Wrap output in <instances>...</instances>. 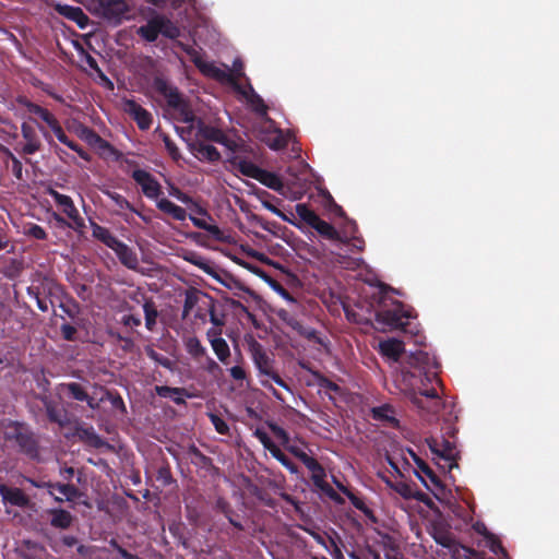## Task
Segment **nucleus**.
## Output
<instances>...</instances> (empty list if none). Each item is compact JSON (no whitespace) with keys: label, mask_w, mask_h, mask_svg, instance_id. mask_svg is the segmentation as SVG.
Returning a JSON list of instances; mask_svg holds the SVG:
<instances>
[{"label":"nucleus","mask_w":559,"mask_h":559,"mask_svg":"<svg viewBox=\"0 0 559 559\" xmlns=\"http://www.w3.org/2000/svg\"><path fill=\"white\" fill-rule=\"evenodd\" d=\"M154 90L165 98L167 106L176 115L177 119L181 122L189 123L190 128H194L197 122L195 115L190 104L182 97L178 88L169 84L163 78H155L153 83Z\"/></svg>","instance_id":"nucleus-1"},{"label":"nucleus","mask_w":559,"mask_h":559,"mask_svg":"<svg viewBox=\"0 0 559 559\" xmlns=\"http://www.w3.org/2000/svg\"><path fill=\"white\" fill-rule=\"evenodd\" d=\"M228 162L243 176L255 179L266 188L284 194L285 186L282 178L275 173L262 169L254 163L238 155H233L228 158Z\"/></svg>","instance_id":"nucleus-2"},{"label":"nucleus","mask_w":559,"mask_h":559,"mask_svg":"<svg viewBox=\"0 0 559 559\" xmlns=\"http://www.w3.org/2000/svg\"><path fill=\"white\" fill-rule=\"evenodd\" d=\"M142 193L152 200L156 201V206L159 211L170 215L176 221H185L187 212L183 207L176 205L166 198L160 183L148 173L142 170Z\"/></svg>","instance_id":"nucleus-3"},{"label":"nucleus","mask_w":559,"mask_h":559,"mask_svg":"<svg viewBox=\"0 0 559 559\" xmlns=\"http://www.w3.org/2000/svg\"><path fill=\"white\" fill-rule=\"evenodd\" d=\"M402 368L404 372L411 373L413 377L418 371V374H424L428 382H440L438 378L440 364L435 356L425 350H416L407 355Z\"/></svg>","instance_id":"nucleus-4"},{"label":"nucleus","mask_w":559,"mask_h":559,"mask_svg":"<svg viewBox=\"0 0 559 559\" xmlns=\"http://www.w3.org/2000/svg\"><path fill=\"white\" fill-rule=\"evenodd\" d=\"M426 443L436 459L444 462L442 468H447L450 472L459 467L457 460L460 459V452L454 442L444 437H442L441 440L430 437L426 439Z\"/></svg>","instance_id":"nucleus-5"},{"label":"nucleus","mask_w":559,"mask_h":559,"mask_svg":"<svg viewBox=\"0 0 559 559\" xmlns=\"http://www.w3.org/2000/svg\"><path fill=\"white\" fill-rule=\"evenodd\" d=\"M7 440H14L20 450L28 457L35 459L38 456V444L32 431H29L23 424L11 423L5 431Z\"/></svg>","instance_id":"nucleus-6"},{"label":"nucleus","mask_w":559,"mask_h":559,"mask_svg":"<svg viewBox=\"0 0 559 559\" xmlns=\"http://www.w3.org/2000/svg\"><path fill=\"white\" fill-rule=\"evenodd\" d=\"M159 34L175 39L180 35V31L167 16L156 14L147 21L145 26H142V38L154 41Z\"/></svg>","instance_id":"nucleus-7"},{"label":"nucleus","mask_w":559,"mask_h":559,"mask_svg":"<svg viewBox=\"0 0 559 559\" xmlns=\"http://www.w3.org/2000/svg\"><path fill=\"white\" fill-rule=\"evenodd\" d=\"M95 13L108 22L118 24L129 17V4L124 0H96Z\"/></svg>","instance_id":"nucleus-8"},{"label":"nucleus","mask_w":559,"mask_h":559,"mask_svg":"<svg viewBox=\"0 0 559 559\" xmlns=\"http://www.w3.org/2000/svg\"><path fill=\"white\" fill-rule=\"evenodd\" d=\"M194 128L197 129V136L222 144L231 153L238 152L241 147L236 141L228 138L222 129L206 124L201 119H198Z\"/></svg>","instance_id":"nucleus-9"},{"label":"nucleus","mask_w":559,"mask_h":559,"mask_svg":"<svg viewBox=\"0 0 559 559\" xmlns=\"http://www.w3.org/2000/svg\"><path fill=\"white\" fill-rule=\"evenodd\" d=\"M187 53L202 74L219 82L235 84V78L231 73L219 69L213 62L204 61L202 56L195 49L190 48L187 50Z\"/></svg>","instance_id":"nucleus-10"},{"label":"nucleus","mask_w":559,"mask_h":559,"mask_svg":"<svg viewBox=\"0 0 559 559\" xmlns=\"http://www.w3.org/2000/svg\"><path fill=\"white\" fill-rule=\"evenodd\" d=\"M251 356L258 370L259 381L265 380V378L277 369L275 359L271 357L258 342H253L251 345Z\"/></svg>","instance_id":"nucleus-11"},{"label":"nucleus","mask_w":559,"mask_h":559,"mask_svg":"<svg viewBox=\"0 0 559 559\" xmlns=\"http://www.w3.org/2000/svg\"><path fill=\"white\" fill-rule=\"evenodd\" d=\"M404 318H409V314L403 310V305L400 301L394 302L393 309H381L376 312V321L390 329L406 331V323L403 322Z\"/></svg>","instance_id":"nucleus-12"},{"label":"nucleus","mask_w":559,"mask_h":559,"mask_svg":"<svg viewBox=\"0 0 559 559\" xmlns=\"http://www.w3.org/2000/svg\"><path fill=\"white\" fill-rule=\"evenodd\" d=\"M412 402L419 409L432 415L438 414L442 408V401L435 388L419 390L418 394L413 395Z\"/></svg>","instance_id":"nucleus-13"},{"label":"nucleus","mask_w":559,"mask_h":559,"mask_svg":"<svg viewBox=\"0 0 559 559\" xmlns=\"http://www.w3.org/2000/svg\"><path fill=\"white\" fill-rule=\"evenodd\" d=\"M0 496L4 503H10L11 506L26 508L31 503L28 496L22 489L9 487L4 484H0Z\"/></svg>","instance_id":"nucleus-14"},{"label":"nucleus","mask_w":559,"mask_h":559,"mask_svg":"<svg viewBox=\"0 0 559 559\" xmlns=\"http://www.w3.org/2000/svg\"><path fill=\"white\" fill-rule=\"evenodd\" d=\"M190 152L201 162L216 163L221 159V153L213 145L201 141L189 144Z\"/></svg>","instance_id":"nucleus-15"},{"label":"nucleus","mask_w":559,"mask_h":559,"mask_svg":"<svg viewBox=\"0 0 559 559\" xmlns=\"http://www.w3.org/2000/svg\"><path fill=\"white\" fill-rule=\"evenodd\" d=\"M49 193L53 198L56 203L62 207V210L67 214V216L71 221H73V223L78 227H82L84 225L83 219L80 217L79 212L75 209L73 201L71 200L70 197L61 194V193L57 192L56 190H50Z\"/></svg>","instance_id":"nucleus-16"},{"label":"nucleus","mask_w":559,"mask_h":559,"mask_svg":"<svg viewBox=\"0 0 559 559\" xmlns=\"http://www.w3.org/2000/svg\"><path fill=\"white\" fill-rule=\"evenodd\" d=\"M73 436L88 447L95 449H100L103 447L109 448V444L95 432L93 427L78 426L75 427Z\"/></svg>","instance_id":"nucleus-17"},{"label":"nucleus","mask_w":559,"mask_h":559,"mask_svg":"<svg viewBox=\"0 0 559 559\" xmlns=\"http://www.w3.org/2000/svg\"><path fill=\"white\" fill-rule=\"evenodd\" d=\"M53 9L60 15L75 22L81 28H84L88 23V16L79 7L57 3Z\"/></svg>","instance_id":"nucleus-18"},{"label":"nucleus","mask_w":559,"mask_h":559,"mask_svg":"<svg viewBox=\"0 0 559 559\" xmlns=\"http://www.w3.org/2000/svg\"><path fill=\"white\" fill-rule=\"evenodd\" d=\"M379 350L382 356L397 362L404 354V343L396 338L380 342Z\"/></svg>","instance_id":"nucleus-19"},{"label":"nucleus","mask_w":559,"mask_h":559,"mask_svg":"<svg viewBox=\"0 0 559 559\" xmlns=\"http://www.w3.org/2000/svg\"><path fill=\"white\" fill-rule=\"evenodd\" d=\"M371 416L374 420L384 423L392 428H399L400 426V421L395 417V411L390 404L373 407Z\"/></svg>","instance_id":"nucleus-20"},{"label":"nucleus","mask_w":559,"mask_h":559,"mask_svg":"<svg viewBox=\"0 0 559 559\" xmlns=\"http://www.w3.org/2000/svg\"><path fill=\"white\" fill-rule=\"evenodd\" d=\"M47 513L50 516L49 524L53 528L68 530L74 521V516L64 509H49Z\"/></svg>","instance_id":"nucleus-21"},{"label":"nucleus","mask_w":559,"mask_h":559,"mask_svg":"<svg viewBox=\"0 0 559 559\" xmlns=\"http://www.w3.org/2000/svg\"><path fill=\"white\" fill-rule=\"evenodd\" d=\"M273 382L283 388L284 390L288 391L289 393H293L290 385L281 377L277 369L267 378H265V380H260V384L264 389L269 390L276 400L284 401L282 394L273 386Z\"/></svg>","instance_id":"nucleus-22"},{"label":"nucleus","mask_w":559,"mask_h":559,"mask_svg":"<svg viewBox=\"0 0 559 559\" xmlns=\"http://www.w3.org/2000/svg\"><path fill=\"white\" fill-rule=\"evenodd\" d=\"M22 135L26 140V144L23 146L22 152L24 154H34L40 150V141L37 138L35 129L24 122L21 127Z\"/></svg>","instance_id":"nucleus-23"},{"label":"nucleus","mask_w":559,"mask_h":559,"mask_svg":"<svg viewBox=\"0 0 559 559\" xmlns=\"http://www.w3.org/2000/svg\"><path fill=\"white\" fill-rule=\"evenodd\" d=\"M154 390L157 395L160 397L170 399L177 405L186 404L185 396H190L185 388L156 385Z\"/></svg>","instance_id":"nucleus-24"},{"label":"nucleus","mask_w":559,"mask_h":559,"mask_svg":"<svg viewBox=\"0 0 559 559\" xmlns=\"http://www.w3.org/2000/svg\"><path fill=\"white\" fill-rule=\"evenodd\" d=\"M43 403L48 419L51 423H56L59 426L63 427L68 421L66 411L63 408L58 407V405L48 397H44Z\"/></svg>","instance_id":"nucleus-25"},{"label":"nucleus","mask_w":559,"mask_h":559,"mask_svg":"<svg viewBox=\"0 0 559 559\" xmlns=\"http://www.w3.org/2000/svg\"><path fill=\"white\" fill-rule=\"evenodd\" d=\"M409 454L415 462L419 472H421L430 483L438 489H442L443 485L433 469L423 460L420 459L413 450H409Z\"/></svg>","instance_id":"nucleus-26"},{"label":"nucleus","mask_w":559,"mask_h":559,"mask_svg":"<svg viewBox=\"0 0 559 559\" xmlns=\"http://www.w3.org/2000/svg\"><path fill=\"white\" fill-rule=\"evenodd\" d=\"M325 471L324 468L321 472L313 473L311 475V479L313 485L324 492L329 498L336 502H341L342 498L340 495L325 481Z\"/></svg>","instance_id":"nucleus-27"},{"label":"nucleus","mask_w":559,"mask_h":559,"mask_svg":"<svg viewBox=\"0 0 559 559\" xmlns=\"http://www.w3.org/2000/svg\"><path fill=\"white\" fill-rule=\"evenodd\" d=\"M51 130L53 131L55 135L57 136V139L66 144L67 146H69L71 150L75 151L82 158L84 159H88V154L75 142L71 141L68 135L66 134V132L63 131V129L61 128L60 123L57 121H55L51 126H50Z\"/></svg>","instance_id":"nucleus-28"},{"label":"nucleus","mask_w":559,"mask_h":559,"mask_svg":"<svg viewBox=\"0 0 559 559\" xmlns=\"http://www.w3.org/2000/svg\"><path fill=\"white\" fill-rule=\"evenodd\" d=\"M252 194L262 203L263 207L282 217L283 219H286V216L282 213V211L271 202V200L280 201L277 198L261 188H254L252 190Z\"/></svg>","instance_id":"nucleus-29"},{"label":"nucleus","mask_w":559,"mask_h":559,"mask_svg":"<svg viewBox=\"0 0 559 559\" xmlns=\"http://www.w3.org/2000/svg\"><path fill=\"white\" fill-rule=\"evenodd\" d=\"M431 536L438 545L444 548L453 545V540L455 539L451 531L442 524H435L432 526Z\"/></svg>","instance_id":"nucleus-30"},{"label":"nucleus","mask_w":559,"mask_h":559,"mask_svg":"<svg viewBox=\"0 0 559 559\" xmlns=\"http://www.w3.org/2000/svg\"><path fill=\"white\" fill-rule=\"evenodd\" d=\"M53 486L56 490H58L60 493L64 496V500L70 502L74 501L82 495L80 489L75 485L70 483H56ZM52 497L55 501L63 502V498L57 497L55 495Z\"/></svg>","instance_id":"nucleus-31"},{"label":"nucleus","mask_w":559,"mask_h":559,"mask_svg":"<svg viewBox=\"0 0 559 559\" xmlns=\"http://www.w3.org/2000/svg\"><path fill=\"white\" fill-rule=\"evenodd\" d=\"M19 103L24 105L28 109L29 112L39 116L49 127L55 121H57V119L55 118V116L51 112H49L47 109L43 108L41 106L29 102L25 97H20Z\"/></svg>","instance_id":"nucleus-32"},{"label":"nucleus","mask_w":559,"mask_h":559,"mask_svg":"<svg viewBox=\"0 0 559 559\" xmlns=\"http://www.w3.org/2000/svg\"><path fill=\"white\" fill-rule=\"evenodd\" d=\"M266 145L274 151L283 150L288 144V138L281 129H275L266 134L263 139Z\"/></svg>","instance_id":"nucleus-33"},{"label":"nucleus","mask_w":559,"mask_h":559,"mask_svg":"<svg viewBox=\"0 0 559 559\" xmlns=\"http://www.w3.org/2000/svg\"><path fill=\"white\" fill-rule=\"evenodd\" d=\"M189 218L195 227L207 231L215 240H217V241L225 240L224 233L217 225L209 224L205 219L198 218L192 215H190Z\"/></svg>","instance_id":"nucleus-34"},{"label":"nucleus","mask_w":559,"mask_h":559,"mask_svg":"<svg viewBox=\"0 0 559 559\" xmlns=\"http://www.w3.org/2000/svg\"><path fill=\"white\" fill-rule=\"evenodd\" d=\"M295 210H296V214L298 215V217L304 222L306 223L307 225H309L311 228H314V226L317 225V223L319 222L320 219V216L313 211L311 210L307 204L305 203H298L296 204L295 206Z\"/></svg>","instance_id":"nucleus-35"},{"label":"nucleus","mask_w":559,"mask_h":559,"mask_svg":"<svg viewBox=\"0 0 559 559\" xmlns=\"http://www.w3.org/2000/svg\"><path fill=\"white\" fill-rule=\"evenodd\" d=\"M313 229L323 238L340 242L341 233L330 223L320 218Z\"/></svg>","instance_id":"nucleus-36"},{"label":"nucleus","mask_w":559,"mask_h":559,"mask_svg":"<svg viewBox=\"0 0 559 559\" xmlns=\"http://www.w3.org/2000/svg\"><path fill=\"white\" fill-rule=\"evenodd\" d=\"M115 251L122 264H124L129 269H136V255L124 243L120 242L115 249Z\"/></svg>","instance_id":"nucleus-37"},{"label":"nucleus","mask_w":559,"mask_h":559,"mask_svg":"<svg viewBox=\"0 0 559 559\" xmlns=\"http://www.w3.org/2000/svg\"><path fill=\"white\" fill-rule=\"evenodd\" d=\"M144 316H145V328L151 332L158 331V312L154 307L152 301H145L143 305Z\"/></svg>","instance_id":"nucleus-38"},{"label":"nucleus","mask_w":559,"mask_h":559,"mask_svg":"<svg viewBox=\"0 0 559 559\" xmlns=\"http://www.w3.org/2000/svg\"><path fill=\"white\" fill-rule=\"evenodd\" d=\"M185 347L188 354L194 359L206 356V348L197 336L187 337L185 340Z\"/></svg>","instance_id":"nucleus-39"},{"label":"nucleus","mask_w":559,"mask_h":559,"mask_svg":"<svg viewBox=\"0 0 559 559\" xmlns=\"http://www.w3.org/2000/svg\"><path fill=\"white\" fill-rule=\"evenodd\" d=\"M61 389L75 401L84 402L85 400H88V393L78 382L63 383L61 384Z\"/></svg>","instance_id":"nucleus-40"},{"label":"nucleus","mask_w":559,"mask_h":559,"mask_svg":"<svg viewBox=\"0 0 559 559\" xmlns=\"http://www.w3.org/2000/svg\"><path fill=\"white\" fill-rule=\"evenodd\" d=\"M316 382L318 386L325 392L334 393L336 395L343 394V389L334 381L330 380L328 377L320 372L313 373Z\"/></svg>","instance_id":"nucleus-41"},{"label":"nucleus","mask_w":559,"mask_h":559,"mask_svg":"<svg viewBox=\"0 0 559 559\" xmlns=\"http://www.w3.org/2000/svg\"><path fill=\"white\" fill-rule=\"evenodd\" d=\"M211 346L217 358L223 364H226L227 359L230 357V349L227 342L224 338H213L211 340Z\"/></svg>","instance_id":"nucleus-42"},{"label":"nucleus","mask_w":559,"mask_h":559,"mask_svg":"<svg viewBox=\"0 0 559 559\" xmlns=\"http://www.w3.org/2000/svg\"><path fill=\"white\" fill-rule=\"evenodd\" d=\"M271 455L274 459H276L292 474H297L299 472L297 464H295L277 445H273V450H271Z\"/></svg>","instance_id":"nucleus-43"},{"label":"nucleus","mask_w":559,"mask_h":559,"mask_svg":"<svg viewBox=\"0 0 559 559\" xmlns=\"http://www.w3.org/2000/svg\"><path fill=\"white\" fill-rule=\"evenodd\" d=\"M250 92L251 93L248 96V103L252 107V110L259 116H266L269 108L265 105L263 98L257 94L251 86Z\"/></svg>","instance_id":"nucleus-44"},{"label":"nucleus","mask_w":559,"mask_h":559,"mask_svg":"<svg viewBox=\"0 0 559 559\" xmlns=\"http://www.w3.org/2000/svg\"><path fill=\"white\" fill-rule=\"evenodd\" d=\"M94 236L114 250L120 243V241L115 236H112L108 229L100 226H96L94 228Z\"/></svg>","instance_id":"nucleus-45"},{"label":"nucleus","mask_w":559,"mask_h":559,"mask_svg":"<svg viewBox=\"0 0 559 559\" xmlns=\"http://www.w3.org/2000/svg\"><path fill=\"white\" fill-rule=\"evenodd\" d=\"M145 353L147 357L154 360L156 364L163 366L166 369H173L174 361L170 360L168 357L164 356L163 354L157 353L153 347L146 346Z\"/></svg>","instance_id":"nucleus-46"},{"label":"nucleus","mask_w":559,"mask_h":559,"mask_svg":"<svg viewBox=\"0 0 559 559\" xmlns=\"http://www.w3.org/2000/svg\"><path fill=\"white\" fill-rule=\"evenodd\" d=\"M99 401L100 402L108 401L110 403L112 409L120 411L121 413L126 412L124 403H123L122 399L120 397V395H118L111 391L106 390L104 392V394L102 395V397L99 399Z\"/></svg>","instance_id":"nucleus-47"},{"label":"nucleus","mask_w":559,"mask_h":559,"mask_svg":"<svg viewBox=\"0 0 559 559\" xmlns=\"http://www.w3.org/2000/svg\"><path fill=\"white\" fill-rule=\"evenodd\" d=\"M452 559H463L467 554H472L473 550L456 540H453V545L447 547Z\"/></svg>","instance_id":"nucleus-48"},{"label":"nucleus","mask_w":559,"mask_h":559,"mask_svg":"<svg viewBox=\"0 0 559 559\" xmlns=\"http://www.w3.org/2000/svg\"><path fill=\"white\" fill-rule=\"evenodd\" d=\"M178 201L182 202L183 204L188 205V207L195 212L199 215H207V211L203 209L197 201H194L189 194L187 193H179Z\"/></svg>","instance_id":"nucleus-49"},{"label":"nucleus","mask_w":559,"mask_h":559,"mask_svg":"<svg viewBox=\"0 0 559 559\" xmlns=\"http://www.w3.org/2000/svg\"><path fill=\"white\" fill-rule=\"evenodd\" d=\"M345 222L343 226L341 227V240H347L348 237H352L353 235L358 233V226L355 221L348 218L347 216L344 218Z\"/></svg>","instance_id":"nucleus-50"},{"label":"nucleus","mask_w":559,"mask_h":559,"mask_svg":"<svg viewBox=\"0 0 559 559\" xmlns=\"http://www.w3.org/2000/svg\"><path fill=\"white\" fill-rule=\"evenodd\" d=\"M0 150L4 154H10V159L12 160V173L15 176L16 179L22 180L23 179V176H22V170H23L22 163L13 155V153L8 147H5V146L0 144Z\"/></svg>","instance_id":"nucleus-51"},{"label":"nucleus","mask_w":559,"mask_h":559,"mask_svg":"<svg viewBox=\"0 0 559 559\" xmlns=\"http://www.w3.org/2000/svg\"><path fill=\"white\" fill-rule=\"evenodd\" d=\"M112 201L121 209H127L140 215V212L122 195L117 192H107Z\"/></svg>","instance_id":"nucleus-52"},{"label":"nucleus","mask_w":559,"mask_h":559,"mask_svg":"<svg viewBox=\"0 0 559 559\" xmlns=\"http://www.w3.org/2000/svg\"><path fill=\"white\" fill-rule=\"evenodd\" d=\"M340 243L350 247L352 251L360 252L365 249V240L361 236H357V234L348 237L347 240H341Z\"/></svg>","instance_id":"nucleus-53"},{"label":"nucleus","mask_w":559,"mask_h":559,"mask_svg":"<svg viewBox=\"0 0 559 559\" xmlns=\"http://www.w3.org/2000/svg\"><path fill=\"white\" fill-rule=\"evenodd\" d=\"M346 497L349 499L350 503L357 510L361 511L365 515H372V511L367 507L365 501L361 498L357 497L354 492L350 491V493H348Z\"/></svg>","instance_id":"nucleus-54"},{"label":"nucleus","mask_w":559,"mask_h":559,"mask_svg":"<svg viewBox=\"0 0 559 559\" xmlns=\"http://www.w3.org/2000/svg\"><path fill=\"white\" fill-rule=\"evenodd\" d=\"M156 480L162 487H166L173 483V476L168 466H160L157 471Z\"/></svg>","instance_id":"nucleus-55"},{"label":"nucleus","mask_w":559,"mask_h":559,"mask_svg":"<svg viewBox=\"0 0 559 559\" xmlns=\"http://www.w3.org/2000/svg\"><path fill=\"white\" fill-rule=\"evenodd\" d=\"M211 423L213 424L215 430L221 435H228L229 427L227 423L216 414H210Z\"/></svg>","instance_id":"nucleus-56"},{"label":"nucleus","mask_w":559,"mask_h":559,"mask_svg":"<svg viewBox=\"0 0 559 559\" xmlns=\"http://www.w3.org/2000/svg\"><path fill=\"white\" fill-rule=\"evenodd\" d=\"M123 110H124V112L130 114L132 119L140 127V106L136 104V102L126 100L123 104Z\"/></svg>","instance_id":"nucleus-57"},{"label":"nucleus","mask_w":559,"mask_h":559,"mask_svg":"<svg viewBox=\"0 0 559 559\" xmlns=\"http://www.w3.org/2000/svg\"><path fill=\"white\" fill-rule=\"evenodd\" d=\"M60 332H61L63 340H66V341L74 342L78 340L76 328L69 323L61 324Z\"/></svg>","instance_id":"nucleus-58"},{"label":"nucleus","mask_w":559,"mask_h":559,"mask_svg":"<svg viewBox=\"0 0 559 559\" xmlns=\"http://www.w3.org/2000/svg\"><path fill=\"white\" fill-rule=\"evenodd\" d=\"M122 169L127 173H131L132 178L136 183H140V167L135 163H131L128 159L120 163Z\"/></svg>","instance_id":"nucleus-59"},{"label":"nucleus","mask_w":559,"mask_h":559,"mask_svg":"<svg viewBox=\"0 0 559 559\" xmlns=\"http://www.w3.org/2000/svg\"><path fill=\"white\" fill-rule=\"evenodd\" d=\"M27 294L36 300V304H37L38 308L43 312H47L48 311V308H49L48 307V301L39 296V292L37 290V288L28 287L27 288Z\"/></svg>","instance_id":"nucleus-60"},{"label":"nucleus","mask_w":559,"mask_h":559,"mask_svg":"<svg viewBox=\"0 0 559 559\" xmlns=\"http://www.w3.org/2000/svg\"><path fill=\"white\" fill-rule=\"evenodd\" d=\"M254 436L259 439L263 447L271 453V450H273V445L276 444L273 442L270 436L264 430L261 429H257L254 431Z\"/></svg>","instance_id":"nucleus-61"},{"label":"nucleus","mask_w":559,"mask_h":559,"mask_svg":"<svg viewBox=\"0 0 559 559\" xmlns=\"http://www.w3.org/2000/svg\"><path fill=\"white\" fill-rule=\"evenodd\" d=\"M302 464L313 474L317 472H321L323 466L312 456L306 454L301 460Z\"/></svg>","instance_id":"nucleus-62"},{"label":"nucleus","mask_w":559,"mask_h":559,"mask_svg":"<svg viewBox=\"0 0 559 559\" xmlns=\"http://www.w3.org/2000/svg\"><path fill=\"white\" fill-rule=\"evenodd\" d=\"M165 147L173 159L178 160L181 155L179 148L169 136L164 138Z\"/></svg>","instance_id":"nucleus-63"},{"label":"nucleus","mask_w":559,"mask_h":559,"mask_svg":"<svg viewBox=\"0 0 559 559\" xmlns=\"http://www.w3.org/2000/svg\"><path fill=\"white\" fill-rule=\"evenodd\" d=\"M60 308L70 319H75L80 313V308L76 302H72L71 305L61 304Z\"/></svg>","instance_id":"nucleus-64"}]
</instances>
